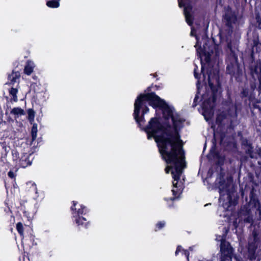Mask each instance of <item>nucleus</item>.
<instances>
[{
  "mask_svg": "<svg viewBox=\"0 0 261 261\" xmlns=\"http://www.w3.org/2000/svg\"><path fill=\"white\" fill-rule=\"evenodd\" d=\"M162 109L166 119H171L173 125L163 124L156 118H151L144 128L148 139L153 138L156 142L160 152L168 166L166 173L171 172L173 179H179L182 176L185 166V155L182 150V142L180 139L178 130L183 126L184 120L181 119L166 103L153 93L140 94L134 104V118L139 126L144 121L143 115L148 112L147 105Z\"/></svg>",
  "mask_w": 261,
  "mask_h": 261,
  "instance_id": "obj_1",
  "label": "nucleus"
},
{
  "mask_svg": "<svg viewBox=\"0 0 261 261\" xmlns=\"http://www.w3.org/2000/svg\"><path fill=\"white\" fill-rule=\"evenodd\" d=\"M218 71L215 69L213 70V73L210 72L208 74L207 82L210 90L206 91L204 94L201 93L202 90L199 86L200 82L198 80L197 83V93L194 98L193 106L195 107L200 101H202V114L206 121L210 119L214 114L216 88L214 86V84L218 83Z\"/></svg>",
  "mask_w": 261,
  "mask_h": 261,
  "instance_id": "obj_2",
  "label": "nucleus"
},
{
  "mask_svg": "<svg viewBox=\"0 0 261 261\" xmlns=\"http://www.w3.org/2000/svg\"><path fill=\"white\" fill-rule=\"evenodd\" d=\"M233 180H203V184L208 190L218 189L220 193L219 203L224 211L231 210L235 204V193L237 186Z\"/></svg>",
  "mask_w": 261,
  "mask_h": 261,
  "instance_id": "obj_3",
  "label": "nucleus"
},
{
  "mask_svg": "<svg viewBox=\"0 0 261 261\" xmlns=\"http://www.w3.org/2000/svg\"><path fill=\"white\" fill-rule=\"evenodd\" d=\"M73 205L71 207V210L72 211V214L73 217L75 218V221L76 223L78 225V226H84L85 228H87V224L89 223L88 222H87V220L84 217H81L80 215L85 214L87 212V210L85 206L84 205H80V208H79L77 210L76 207H75L77 202L73 201L72 202Z\"/></svg>",
  "mask_w": 261,
  "mask_h": 261,
  "instance_id": "obj_4",
  "label": "nucleus"
},
{
  "mask_svg": "<svg viewBox=\"0 0 261 261\" xmlns=\"http://www.w3.org/2000/svg\"><path fill=\"white\" fill-rule=\"evenodd\" d=\"M218 241H221L220 251L221 252V259L220 261H231V256L233 249L230 244L225 241L221 236L216 239Z\"/></svg>",
  "mask_w": 261,
  "mask_h": 261,
  "instance_id": "obj_5",
  "label": "nucleus"
},
{
  "mask_svg": "<svg viewBox=\"0 0 261 261\" xmlns=\"http://www.w3.org/2000/svg\"><path fill=\"white\" fill-rule=\"evenodd\" d=\"M197 53L198 59H199L201 64V72L203 73V76L204 78L203 83V84H206V81L205 80V75L203 73L204 67V61L205 62V63H208L210 61L211 57L214 54V52L212 51V52L210 53L209 51H207L206 47L204 46L203 50H202L201 48H197Z\"/></svg>",
  "mask_w": 261,
  "mask_h": 261,
  "instance_id": "obj_6",
  "label": "nucleus"
},
{
  "mask_svg": "<svg viewBox=\"0 0 261 261\" xmlns=\"http://www.w3.org/2000/svg\"><path fill=\"white\" fill-rule=\"evenodd\" d=\"M258 238L256 233L253 232L252 237L249 239L248 243V253L249 257L250 259L255 258V253L257 247V243L258 242Z\"/></svg>",
  "mask_w": 261,
  "mask_h": 261,
  "instance_id": "obj_7",
  "label": "nucleus"
},
{
  "mask_svg": "<svg viewBox=\"0 0 261 261\" xmlns=\"http://www.w3.org/2000/svg\"><path fill=\"white\" fill-rule=\"evenodd\" d=\"M184 180H172L173 189L172 192L173 197L170 198V200L174 201L179 198L184 189Z\"/></svg>",
  "mask_w": 261,
  "mask_h": 261,
  "instance_id": "obj_8",
  "label": "nucleus"
},
{
  "mask_svg": "<svg viewBox=\"0 0 261 261\" xmlns=\"http://www.w3.org/2000/svg\"><path fill=\"white\" fill-rule=\"evenodd\" d=\"M32 161L31 154L24 153L19 160V165L21 167L25 168L31 164Z\"/></svg>",
  "mask_w": 261,
  "mask_h": 261,
  "instance_id": "obj_9",
  "label": "nucleus"
},
{
  "mask_svg": "<svg viewBox=\"0 0 261 261\" xmlns=\"http://www.w3.org/2000/svg\"><path fill=\"white\" fill-rule=\"evenodd\" d=\"M35 67V63L32 61H28L24 66V73L28 75H30L33 72Z\"/></svg>",
  "mask_w": 261,
  "mask_h": 261,
  "instance_id": "obj_10",
  "label": "nucleus"
},
{
  "mask_svg": "<svg viewBox=\"0 0 261 261\" xmlns=\"http://www.w3.org/2000/svg\"><path fill=\"white\" fill-rule=\"evenodd\" d=\"M225 19L226 20L228 24L231 25V23L235 22L237 17L234 14L228 11L225 14Z\"/></svg>",
  "mask_w": 261,
  "mask_h": 261,
  "instance_id": "obj_11",
  "label": "nucleus"
},
{
  "mask_svg": "<svg viewBox=\"0 0 261 261\" xmlns=\"http://www.w3.org/2000/svg\"><path fill=\"white\" fill-rule=\"evenodd\" d=\"M20 74L18 72H13L8 76V80L10 84L17 83L18 82Z\"/></svg>",
  "mask_w": 261,
  "mask_h": 261,
  "instance_id": "obj_12",
  "label": "nucleus"
},
{
  "mask_svg": "<svg viewBox=\"0 0 261 261\" xmlns=\"http://www.w3.org/2000/svg\"><path fill=\"white\" fill-rule=\"evenodd\" d=\"M11 114L14 115L15 118H16L20 116L24 115V111L20 108H14L11 111Z\"/></svg>",
  "mask_w": 261,
  "mask_h": 261,
  "instance_id": "obj_13",
  "label": "nucleus"
},
{
  "mask_svg": "<svg viewBox=\"0 0 261 261\" xmlns=\"http://www.w3.org/2000/svg\"><path fill=\"white\" fill-rule=\"evenodd\" d=\"M60 0H47L46 5L50 8H57L60 6Z\"/></svg>",
  "mask_w": 261,
  "mask_h": 261,
  "instance_id": "obj_14",
  "label": "nucleus"
},
{
  "mask_svg": "<svg viewBox=\"0 0 261 261\" xmlns=\"http://www.w3.org/2000/svg\"><path fill=\"white\" fill-rule=\"evenodd\" d=\"M18 93V90L16 88H12L9 90V94L11 96V99L15 102L18 100L17 94Z\"/></svg>",
  "mask_w": 261,
  "mask_h": 261,
  "instance_id": "obj_15",
  "label": "nucleus"
},
{
  "mask_svg": "<svg viewBox=\"0 0 261 261\" xmlns=\"http://www.w3.org/2000/svg\"><path fill=\"white\" fill-rule=\"evenodd\" d=\"M189 0H178L179 7H184V9H192L190 4H187Z\"/></svg>",
  "mask_w": 261,
  "mask_h": 261,
  "instance_id": "obj_16",
  "label": "nucleus"
},
{
  "mask_svg": "<svg viewBox=\"0 0 261 261\" xmlns=\"http://www.w3.org/2000/svg\"><path fill=\"white\" fill-rule=\"evenodd\" d=\"M179 252H181L182 254L185 255V256L187 257V260L189 261V251L187 250L182 249L181 246H178L177 247L175 253V255H177Z\"/></svg>",
  "mask_w": 261,
  "mask_h": 261,
  "instance_id": "obj_17",
  "label": "nucleus"
},
{
  "mask_svg": "<svg viewBox=\"0 0 261 261\" xmlns=\"http://www.w3.org/2000/svg\"><path fill=\"white\" fill-rule=\"evenodd\" d=\"M37 125L36 123H34L31 130V135L32 141H34L37 135Z\"/></svg>",
  "mask_w": 261,
  "mask_h": 261,
  "instance_id": "obj_18",
  "label": "nucleus"
},
{
  "mask_svg": "<svg viewBox=\"0 0 261 261\" xmlns=\"http://www.w3.org/2000/svg\"><path fill=\"white\" fill-rule=\"evenodd\" d=\"M28 119L32 123L34 121L35 112L33 109H29L28 111Z\"/></svg>",
  "mask_w": 261,
  "mask_h": 261,
  "instance_id": "obj_19",
  "label": "nucleus"
},
{
  "mask_svg": "<svg viewBox=\"0 0 261 261\" xmlns=\"http://www.w3.org/2000/svg\"><path fill=\"white\" fill-rule=\"evenodd\" d=\"M244 221L246 223H252L253 215L249 212H247L246 217L244 219Z\"/></svg>",
  "mask_w": 261,
  "mask_h": 261,
  "instance_id": "obj_20",
  "label": "nucleus"
},
{
  "mask_svg": "<svg viewBox=\"0 0 261 261\" xmlns=\"http://www.w3.org/2000/svg\"><path fill=\"white\" fill-rule=\"evenodd\" d=\"M214 48L215 49V57L216 59L222 55L221 49L219 48L218 46H214Z\"/></svg>",
  "mask_w": 261,
  "mask_h": 261,
  "instance_id": "obj_21",
  "label": "nucleus"
},
{
  "mask_svg": "<svg viewBox=\"0 0 261 261\" xmlns=\"http://www.w3.org/2000/svg\"><path fill=\"white\" fill-rule=\"evenodd\" d=\"M16 229L21 236L23 234V227L21 222H19L16 225Z\"/></svg>",
  "mask_w": 261,
  "mask_h": 261,
  "instance_id": "obj_22",
  "label": "nucleus"
},
{
  "mask_svg": "<svg viewBox=\"0 0 261 261\" xmlns=\"http://www.w3.org/2000/svg\"><path fill=\"white\" fill-rule=\"evenodd\" d=\"M253 148L251 146H249L247 150L246 151V153L250 156L251 158H255V155L253 153Z\"/></svg>",
  "mask_w": 261,
  "mask_h": 261,
  "instance_id": "obj_23",
  "label": "nucleus"
},
{
  "mask_svg": "<svg viewBox=\"0 0 261 261\" xmlns=\"http://www.w3.org/2000/svg\"><path fill=\"white\" fill-rule=\"evenodd\" d=\"M165 225V222L164 221H161L158 223L156 225V227L159 229H160L162 228L163 227H164Z\"/></svg>",
  "mask_w": 261,
  "mask_h": 261,
  "instance_id": "obj_24",
  "label": "nucleus"
},
{
  "mask_svg": "<svg viewBox=\"0 0 261 261\" xmlns=\"http://www.w3.org/2000/svg\"><path fill=\"white\" fill-rule=\"evenodd\" d=\"M249 92L248 90L246 89H243V91L242 92V94L243 96L246 97L248 95Z\"/></svg>",
  "mask_w": 261,
  "mask_h": 261,
  "instance_id": "obj_25",
  "label": "nucleus"
},
{
  "mask_svg": "<svg viewBox=\"0 0 261 261\" xmlns=\"http://www.w3.org/2000/svg\"><path fill=\"white\" fill-rule=\"evenodd\" d=\"M8 175H9V177L11 178H13L15 177V175H14V172H12V171H10L9 173H8Z\"/></svg>",
  "mask_w": 261,
  "mask_h": 261,
  "instance_id": "obj_26",
  "label": "nucleus"
},
{
  "mask_svg": "<svg viewBox=\"0 0 261 261\" xmlns=\"http://www.w3.org/2000/svg\"><path fill=\"white\" fill-rule=\"evenodd\" d=\"M254 71L256 73L259 72L261 74V68H258L257 66H256L255 68Z\"/></svg>",
  "mask_w": 261,
  "mask_h": 261,
  "instance_id": "obj_27",
  "label": "nucleus"
},
{
  "mask_svg": "<svg viewBox=\"0 0 261 261\" xmlns=\"http://www.w3.org/2000/svg\"><path fill=\"white\" fill-rule=\"evenodd\" d=\"M197 68V66H196V67L194 69V76H195V78L198 79V74L196 72Z\"/></svg>",
  "mask_w": 261,
  "mask_h": 261,
  "instance_id": "obj_28",
  "label": "nucleus"
},
{
  "mask_svg": "<svg viewBox=\"0 0 261 261\" xmlns=\"http://www.w3.org/2000/svg\"><path fill=\"white\" fill-rule=\"evenodd\" d=\"M195 31L194 30V29H193L192 28H191V35L192 36H194L195 35Z\"/></svg>",
  "mask_w": 261,
  "mask_h": 261,
  "instance_id": "obj_29",
  "label": "nucleus"
},
{
  "mask_svg": "<svg viewBox=\"0 0 261 261\" xmlns=\"http://www.w3.org/2000/svg\"><path fill=\"white\" fill-rule=\"evenodd\" d=\"M227 47L230 50V51L231 52H232V48H231V44L230 43H228L227 44Z\"/></svg>",
  "mask_w": 261,
  "mask_h": 261,
  "instance_id": "obj_30",
  "label": "nucleus"
},
{
  "mask_svg": "<svg viewBox=\"0 0 261 261\" xmlns=\"http://www.w3.org/2000/svg\"><path fill=\"white\" fill-rule=\"evenodd\" d=\"M254 108H256V109H258L259 110V111H260V108L257 105H254Z\"/></svg>",
  "mask_w": 261,
  "mask_h": 261,
  "instance_id": "obj_31",
  "label": "nucleus"
},
{
  "mask_svg": "<svg viewBox=\"0 0 261 261\" xmlns=\"http://www.w3.org/2000/svg\"><path fill=\"white\" fill-rule=\"evenodd\" d=\"M259 90H261V80H259Z\"/></svg>",
  "mask_w": 261,
  "mask_h": 261,
  "instance_id": "obj_32",
  "label": "nucleus"
},
{
  "mask_svg": "<svg viewBox=\"0 0 261 261\" xmlns=\"http://www.w3.org/2000/svg\"><path fill=\"white\" fill-rule=\"evenodd\" d=\"M258 154L261 158V149H259L258 150Z\"/></svg>",
  "mask_w": 261,
  "mask_h": 261,
  "instance_id": "obj_33",
  "label": "nucleus"
},
{
  "mask_svg": "<svg viewBox=\"0 0 261 261\" xmlns=\"http://www.w3.org/2000/svg\"><path fill=\"white\" fill-rule=\"evenodd\" d=\"M233 225L234 226V227H235L236 228H237V222H233Z\"/></svg>",
  "mask_w": 261,
  "mask_h": 261,
  "instance_id": "obj_34",
  "label": "nucleus"
},
{
  "mask_svg": "<svg viewBox=\"0 0 261 261\" xmlns=\"http://www.w3.org/2000/svg\"><path fill=\"white\" fill-rule=\"evenodd\" d=\"M233 115L234 116V117H236L237 116V112H236V110H235Z\"/></svg>",
  "mask_w": 261,
  "mask_h": 261,
  "instance_id": "obj_35",
  "label": "nucleus"
},
{
  "mask_svg": "<svg viewBox=\"0 0 261 261\" xmlns=\"http://www.w3.org/2000/svg\"><path fill=\"white\" fill-rule=\"evenodd\" d=\"M5 187H6V189L8 188V184L7 182H5Z\"/></svg>",
  "mask_w": 261,
  "mask_h": 261,
  "instance_id": "obj_36",
  "label": "nucleus"
},
{
  "mask_svg": "<svg viewBox=\"0 0 261 261\" xmlns=\"http://www.w3.org/2000/svg\"><path fill=\"white\" fill-rule=\"evenodd\" d=\"M189 250L190 251H192L193 250V247H190L189 249Z\"/></svg>",
  "mask_w": 261,
  "mask_h": 261,
  "instance_id": "obj_37",
  "label": "nucleus"
},
{
  "mask_svg": "<svg viewBox=\"0 0 261 261\" xmlns=\"http://www.w3.org/2000/svg\"><path fill=\"white\" fill-rule=\"evenodd\" d=\"M29 183L31 184L32 185H34V184H35V183H34V182L32 183L31 182H30Z\"/></svg>",
  "mask_w": 261,
  "mask_h": 261,
  "instance_id": "obj_38",
  "label": "nucleus"
},
{
  "mask_svg": "<svg viewBox=\"0 0 261 261\" xmlns=\"http://www.w3.org/2000/svg\"><path fill=\"white\" fill-rule=\"evenodd\" d=\"M254 46L257 45V44L255 42H254Z\"/></svg>",
  "mask_w": 261,
  "mask_h": 261,
  "instance_id": "obj_39",
  "label": "nucleus"
},
{
  "mask_svg": "<svg viewBox=\"0 0 261 261\" xmlns=\"http://www.w3.org/2000/svg\"><path fill=\"white\" fill-rule=\"evenodd\" d=\"M251 88H252L253 89H254V87H253V86H251Z\"/></svg>",
  "mask_w": 261,
  "mask_h": 261,
  "instance_id": "obj_40",
  "label": "nucleus"
},
{
  "mask_svg": "<svg viewBox=\"0 0 261 261\" xmlns=\"http://www.w3.org/2000/svg\"><path fill=\"white\" fill-rule=\"evenodd\" d=\"M219 121V118H218L217 119V121Z\"/></svg>",
  "mask_w": 261,
  "mask_h": 261,
  "instance_id": "obj_41",
  "label": "nucleus"
}]
</instances>
